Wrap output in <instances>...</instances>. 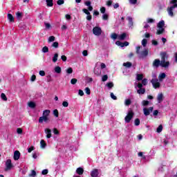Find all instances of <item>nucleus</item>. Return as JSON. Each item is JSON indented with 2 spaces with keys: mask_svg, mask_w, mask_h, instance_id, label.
<instances>
[{
  "mask_svg": "<svg viewBox=\"0 0 177 177\" xmlns=\"http://www.w3.org/2000/svg\"><path fill=\"white\" fill-rule=\"evenodd\" d=\"M142 87L143 86L142 85V83L138 82L135 83V88H138V89L137 90V93H138V95H144L145 92H146V90Z\"/></svg>",
  "mask_w": 177,
  "mask_h": 177,
  "instance_id": "20e7f679",
  "label": "nucleus"
},
{
  "mask_svg": "<svg viewBox=\"0 0 177 177\" xmlns=\"http://www.w3.org/2000/svg\"><path fill=\"white\" fill-rule=\"evenodd\" d=\"M157 100L158 103H161L164 100V95L162 93L158 94Z\"/></svg>",
  "mask_w": 177,
  "mask_h": 177,
  "instance_id": "2eb2a0df",
  "label": "nucleus"
},
{
  "mask_svg": "<svg viewBox=\"0 0 177 177\" xmlns=\"http://www.w3.org/2000/svg\"><path fill=\"white\" fill-rule=\"evenodd\" d=\"M142 85L143 86H145V85H147V79H144V80H142Z\"/></svg>",
  "mask_w": 177,
  "mask_h": 177,
  "instance_id": "680f3d73",
  "label": "nucleus"
},
{
  "mask_svg": "<svg viewBox=\"0 0 177 177\" xmlns=\"http://www.w3.org/2000/svg\"><path fill=\"white\" fill-rule=\"evenodd\" d=\"M156 132H158V133H160V132H162V124L158 126V127L156 129Z\"/></svg>",
  "mask_w": 177,
  "mask_h": 177,
  "instance_id": "72a5a7b5",
  "label": "nucleus"
},
{
  "mask_svg": "<svg viewBox=\"0 0 177 177\" xmlns=\"http://www.w3.org/2000/svg\"><path fill=\"white\" fill-rule=\"evenodd\" d=\"M133 115H135V113H133V111H132V110L129 111L127 115L124 118L125 122H127V124H129L132 118H133Z\"/></svg>",
  "mask_w": 177,
  "mask_h": 177,
  "instance_id": "39448f33",
  "label": "nucleus"
},
{
  "mask_svg": "<svg viewBox=\"0 0 177 177\" xmlns=\"http://www.w3.org/2000/svg\"><path fill=\"white\" fill-rule=\"evenodd\" d=\"M84 5H85L86 6H88V8L89 6H91V3L90 1H86L84 2Z\"/></svg>",
  "mask_w": 177,
  "mask_h": 177,
  "instance_id": "052dcab7",
  "label": "nucleus"
},
{
  "mask_svg": "<svg viewBox=\"0 0 177 177\" xmlns=\"http://www.w3.org/2000/svg\"><path fill=\"white\" fill-rule=\"evenodd\" d=\"M160 64L161 61H160V59H155L153 63V66H154V67H158V66H160Z\"/></svg>",
  "mask_w": 177,
  "mask_h": 177,
  "instance_id": "6ab92c4d",
  "label": "nucleus"
},
{
  "mask_svg": "<svg viewBox=\"0 0 177 177\" xmlns=\"http://www.w3.org/2000/svg\"><path fill=\"white\" fill-rule=\"evenodd\" d=\"M44 26H45L46 30H49V28H50V27H51L50 24L46 23V22L44 23Z\"/></svg>",
  "mask_w": 177,
  "mask_h": 177,
  "instance_id": "864d4df0",
  "label": "nucleus"
},
{
  "mask_svg": "<svg viewBox=\"0 0 177 177\" xmlns=\"http://www.w3.org/2000/svg\"><path fill=\"white\" fill-rule=\"evenodd\" d=\"M53 131L54 135H59V130H57V129H56V128L53 129Z\"/></svg>",
  "mask_w": 177,
  "mask_h": 177,
  "instance_id": "13d9d810",
  "label": "nucleus"
},
{
  "mask_svg": "<svg viewBox=\"0 0 177 177\" xmlns=\"http://www.w3.org/2000/svg\"><path fill=\"white\" fill-rule=\"evenodd\" d=\"M46 2L47 3V6H53V0H46Z\"/></svg>",
  "mask_w": 177,
  "mask_h": 177,
  "instance_id": "cd10ccee",
  "label": "nucleus"
},
{
  "mask_svg": "<svg viewBox=\"0 0 177 177\" xmlns=\"http://www.w3.org/2000/svg\"><path fill=\"white\" fill-rule=\"evenodd\" d=\"M37 80V76H35V75H32L30 77V81L32 82H34V81H35Z\"/></svg>",
  "mask_w": 177,
  "mask_h": 177,
  "instance_id": "5fc2aeb1",
  "label": "nucleus"
},
{
  "mask_svg": "<svg viewBox=\"0 0 177 177\" xmlns=\"http://www.w3.org/2000/svg\"><path fill=\"white\" fill-rule=\"evenodd\" d=\"M94 74H95V75H100V74H102V71L100 68H97L94 70Z\"/></svg>",
  "mask_w": 177,
  "mask_h": 177,
  "instance_id": "393cba45",
  "label": "nucleus"
},
{
  "mask_svg": "<svg viewBox=\"0 0 177 177\" xmlns=\"http://www.w3.org/2000/svg\"><path fill=\"white\" fill-rule=\"evenodd\" d=\"M50 114V110L46 109L43 111V116L48 117Z\"/></svg>",
  "mask_w": 177,
  "mask_h": 177,
  "instance_id": "4be33fe9",
  "label": "nucleus"
},
{
  "mask_svg": "<svg viewBox=\"0 0 177 177\" xmlns=\"http://www.w3.org/2000/svg\"><path fill=\"white\" fill-rule=\"evenodd\" d=\"M131 103H132V101H131L130 99H127L124 100L125 106H129V104H131Z\"/></svg>",
  "mask_w": 177,
  "mask_h": 177,
  "instance_id": "f704fd0d",
  "label": "nucleus"
},
{
  "mask_svg": "<svg viewBox=\"0 0 177 177\" xmlns=\"http://www.w3.org/2000/svg\"><path fill=\"white\" fill-rule=\"evenodd\" d=\"M77 81L78 80L76 78H73L71 80V84H72V85H75Z\"/></svg>",
  "mask_w": 177,
  "mask_h": 177,
  "instance_id": "a19ab883",
  "label": "nucleus"
},
{
  "mask_svg": "<svg viewBox=\"0 0 177 177\" xmlns=\"http://www.w3.org/2000/svg\"><path fill=\"white\" fill-rule=\"evenodd\" d=\"M111 99H113V100H117V96H115V95H114V93H111Z\"/></svg>",
  "mask_w": 177,
  "mask_h": 177,
  "instance_id": "bf43d9fd",
  "label": "nucleus"
},
{
  "mask_svg": "<svg viewBox=\"0 0 177 177\" xmlns=\"http://www.w3.org/2000/svg\"><path fill=\"white\" fill-rule=\"evenodd\" d=\"M111 37L112 39H118V35L115 34V33H113L111 35Z\"/></svg>",
  "mask_w": 177,
  "mask_h": 177,
  "instance_id": "e433bc0d",
  "label": "nucleus"
},
{
  "mask_svg": "<svg viewBox=\"0 0 177 177\" xmlns=\"http://www.w3.org/2000/svg\"><path fill=\"white\" fill-rule=\"evenodd\" d=\"M44 132L46 133V138L47 139H50L52 138V130L49 128H46L44 129Z\"/></svg>",
  "mask_w": 177,
  "mask_h": 177,
  "instance_id": "6e6552de",
  "label": "nucleus"
},
{
  "mask_svg": "<svg viewBox=\"0 0 177 177\" xmlns=\"http://www.w3.org/2000/svg\"><path fill=\"white\" fill-rule=\"evenodd\" d=\"M53 115L55 117H59V111H57V109H55L53 111Z\"/></svg>",
  "mask_w": 177,
  "mask_h": 177,
  "instance_id": "8fccbe9b",
  "label": "nucleus"
},
{
  "mask_svg": "<svg viewBox=\"0 0 177 177\" xmlns=\"http://www.w3.org/2000/svg\"><path fill=\"white\" fill-rule=\"evenodd\" d=\"M161 61L160 66L161 67H164L165 68H168L169 67V62L165 61V57H167V53H161Z\"/></svg>",
  "mask_w": 177,
  "mask_h": 177,
  "instance_id": "f03ea898",
  "label": "nucleus"
},
{
  "mask_svg": "<svg viewBox=\"0 0 177 177\" xmlns=\"http://www.w3.org/2000/svg\"><path fill=\"white\" fill-rule=\"evenodd\" d=\"M91 176L92 177H99V169H93L91 173Z\"/></svg>",
  "mask_w": 177,
  "mask_h": 177,
  "instance_id": "4468645a",
  "label": "nucleus"
},
{
  "mask_svg": "<svg viewBox=\"0 0 177 177\" xmlns=\"http://www.w3.org/2000/svg\"><path fill=\"white\" fill-rule=\"evenodd\" d=\"M127 38V33H122V35H118V39L120 41H124Z\"/></svg>",
  "mask_w": 177,
  "mask_h": 177,
  "instance_id": "a211bd4d",
  "label": "nucleus"
},
{
  "mask_svg": "<svg viewBox=\"0 0 177 177\" xmlns=\"http://www.w3.org/2000/svg\"><path fill=\"white\" fill-rule=\"evenodd\" d=\"M93 33L94 35H96V37H100V35H102V28L98 26H95L93 28Z\"/></svg>",
  "mask_w": 177,
  "mask_h": 177,
  "instance_id": "423d86ee",
  "label": "nucleus"
},
{
  "mask_svg": "<svg viewBox=\"0 0 177 177\" xmlns=\"http://www.w3.org/2000/svg\"><path fill=\"white\" fill-rule=\"evenodd\" d=\"M76 173H77L78 175H82V174H84V169H82V167H78V168L76 169Z\"/></svg>",
  "mask_w": 177,
  "mask_h": 177,
  "instance_id": "aec40b11",
  "label": "nucleus"
},
{
  "mask_svg": "<svg viewBox=\"0 0 177 177\" xmlns=\"http://www.w3.org/2000/svg\"><path fill=\"white\" fill-rule=\"evenodd\" d=\"M16 16H17V19H18V20H20V19L21 17H23V13L20 12H17L16 13Z\"/></svg>",
  "mask_w": 177,
  "mask_h": 177,
  "instance_id": "7c9ffc66",
  "label": "nucleus"
},
{
  "mask_svg": "<svg viewBox=\"0 0 177 177\" xmlns=\"http://www.w3.org/2000/svg\"><path fill=\"white\" fill-rule=\"evenodd\" d=\"M29 176L30 177H35L37 176V172L34 170L31 171V174H29Z\"/></svg>",
  "mask_w": 177,
  "mask_h": 177,
  "instance_id": "79ce46f5",
  "label": "nucleus"
},
{
  "mask_svg": "<svg viewBox=\"0 0 177 177\" xmlns=\"http://www.w3.org/2000/svg\"><path fill=\"white\" fill-rule=\"evenodd\" d=\"M6 171H8L9 169H12V168L13 167V165H12V160L10 159H8L6 162Z\"/></svg>",
  "mask_w": 177,
  "mask_h": 177,
  "instance_id": "9d476101",
  "label": "nucleus"
},
{
  "mask_svg": "<svg viewBox=\"0 0 177 177\" xmlns=\"http://www.w3.org/2000/svg\"><path fill=\"white\" fill-rule=\"evenodd\" d=\"M67 74H73V68H68L66 70Z\"/></svg>",
  "mask_w": 177,
  "mask_h": 177,
  "instance_id": "49530a36",
  "label": "nucleus"
},
{
  "mask_svg": "<svg viewBox=\"0 0 177 177\" xmlns=\"http://www.w3.org/2000/svg\"><path fill=\"white\" fill-rule=\"evenodd\" d=\"M48 169H44L42 171H41V174L42 175H48Z\"/></svg>",
  "mask_w": 177,
  "mask_h": 177,
  "instance_id": "338daca9",
  "label": "nucleus"
},
{
  "mask_svg": "<svg viewBox=\"0 0 177 177\" xmlns=\"http://www.w3.org/2000/svg\"><path fill=\"white\" fill-rule=\"evenodd\" d=\"M55 71L57 74H60L62 73V68H60V66H56L55 68Z\"/></svg>",
  "mask_w": 177,
  "mask_h": 177,
  "instance_id": "c85d7f7f",
  "label": "nucleus"
},
{
  "mask_svg": "<svg viewBox=\"0 0 177 177\" xmlns=\"http://www.w3.org/2000/svg\"><path fill=\"white\" fill-rule=\"evenodd\" d=\"M174 9H175L174 6L167 8L168 15L170 16V17H174Z\"/></svg>",
  "mask_w": 177,
  "mask_h": 177,
  "instance_id": "9b49d317",
  "label": "nucleus"
},
{
  "mask_svg": "<svg viewBox=\"0 0 177 177\" xmlns=\"http://www.w3.org/2000/svg\"><path fill=\"white\" fill-rule=\"evenodd\" d=\"M8 19L10 23H13L15 21V18L13 17V15H12V14H8Z\"/></svg>",
  "mask_w": 177,
  "mask_h": 177,
  "instance_id": "5701e85b",
  "label": "nucleus"
},
{
  "mask_svg": "<svg viewBox=\"0 0 177 177\" xmlns=\"http://www.w3.org/2000/svg\"><path fill=\"white\" fill-rule=\"evenodd\" d=\"M155 21H156V20H154V19H153L148 18V19H147V22L148 24H153V23H154Z\"/></svg>",
  "mask_w": 177,
  "mask_h": 177,
  "instance_id": "a18cd8bd",
  "label": "nucleus"
},
{
  "mask_svg": "<svg viewBox=\"0 0 177 177\" xmlns=\"http://www.w3.org/2000/svg\"><path fill=\"white\" fill-rule=\"evenodd\" d=\"M20 158V152L19 151H15L14 153V160L17 161Z\"/></svg>",
  "mask_w": 177,
  "mask_h": 177,
  "instance_id": "dca6fc26",
  "label": "nucleus"
},
{
  "mask_svg": "<svg viewBox=\"0 0 177 177\" xmlns=\"http://www.w3.org/2000/svg\"><path fill=\"white\" fill-rule=\"evenodd\" d=\"M55 39V36H50L48 37V42H53Z\"/></svg>",
  "mask_w": 177,
  "mask_h": 177,
  "instance_id": "de8ad7c7",
  "label": "nucleus"
},
{
  "mask_svg": "<svg viewBox=\"0 0 177 177\" xmlns=\"http://www.w3.org/2000/svg\"><path fill=\"white\" fill-rule=\"evenodd\" d=\"M42 52L43 53H48V52H49V48H48V46H44L42 48Z\"/></svg>",
  "mask_w": 177,
  "mask_h": 177,
  "instance_id": "4c0bfd02",
  "label": "nucleus"
},
{
  "mask_svg": "<svg viewBox=\"0 0 177 177\" xmlns=\"http://www.w3.org/2000/svg\"><path fill=\"white\" fill-rule=\"evenodd\" d=\"M57 3V5H63L64 3V0H58Z\"/></svg>",
  "mask_w": 177,
  "mask_h": 177,
  "instance_id": "e2e57ef3",
  "label": "nucleus"
},
{
  "mask_svg": "<svg viewBox=\"0 0 177 177\" xmlns=\"http://www.w3.org/2000/svg\"><path fill=\"white\" fill-rule=\"evenodd\" d=\"M158 30L156 31L157 35H160L165 31V21H160L158 24H157Z\"/></svg>",
  "mask_w": 177,
  "mask_h": 177,
  "instance_id": "7ed1b4c3",
  "label": "nucleus"
},
{
  "mask_svg": "<svg viewBox=\"0 0 177 177\" xmlns=\"http://www.w3.org/2000/svg\"><path fill=\"white\" fill-rule=\"evenodd\" d=\"M63 107H68V102L67 101H64L62 102Z\"/></svg>",
  "mask_w": 177,
  "mask_h": 177,
  "instance_id": "6e6d98bb",
  "label": "nucleus"
},
{
  "mask_svg": "<svg viewBox=\"0 0 177 177\" xmlns=\"http://www.w3.org/2000/svg\"><path fill=\"white\" fill-rule=\"evenodd\" d=\"M1 97L4 102H6L8 100V97H6V95L5 93H2L1 95Z\"/></svg>",
  "mask_w": 177,
  "mask_h": 177,
  "instance_id": "c9c22d12",
  "label": "nucleus"
},
{
  "mask_svg": "<svg viewBox=\"0 0 177 177\" xmlns=\"http://www.w3.org/2000/svg\"><path fill=\"white\" fill-rule=\"evenodd\" d=\"M165 77H167V75H165V73H160L158 76V80L160 81V82H162V80H164Z\"/></svg>",
  "mask_w": 177,
  "mask_h": 177,
  "instance_id": "f3484780",
  "label": "nucleus"
},
{
  "mask_svg": "<svg viewBox=\"0 0 177 177\" xmlns=\"http://www.w3.org/2000/svg\"><path fill=\"white\" fill-rule=\"evenodd\" d=\"M28 107H30V109H35V107L36 106L35 102H30L28 103Z\"/></svg>",
  "mask_w": 177,
  "mask_h": 177,
  "instance_id": "a878e982",
  "label": "nucleus"
},
{
  "mask_svg": "<svg viewBox=\"0 0 177 177\" xmlns=\"http://www.w3.org/2000/svg\"><path fill=\"white\" fill-rule=\"evenodd\" d=\"M134 124L136 127H139V125H140V120H139V118H136L134 121Z\"/></svg>",
  "mask_w": 177,
  "mask_h": 177,
  "instance_id": "2f4dec72",
  "label": "nucleus"
},
{
  "mask_svg": "<svg viewBox=\"0 0 177 177\" xmlns=\"http://www.w3.org/2000/svg\"><path fill=\"white\" fill-rule=\"evenodd\" d=\"M58 57H59V54L58 53H55L53 57V63H56V62H57V58Z\"/></svg>",
  "mask_w": 177,
  "mask_h": 177,
  "instance_id": "b1692460",
  "label": "nucleus"
},
{
  "mask_svg": "<svg viewBox=\"0 0 177 177\" xmlns=\"http://www.w3.org/2000/svg\"><path fill=\"white\" fill-rule=\"evenodd\" d=\"M115 44L118 45V46H121V48H124V46H128V45H129V43L128 41L122 43L120 41H118L115 42Z\"/></svg>",
  "mask_w": 177,
  "mask_h": 177,
  "instance_id": "f8f14e48",
  "label": "nucleus"
},
{
  "mask_svg": "<svg viewBox=\"0 0 177 177\" xmlns=\"http://www.w3.org/2000/svg\"><path fill=\"white\" fill-rule=\"evenodd\" d=\"M153 88H155V89H157V88H160V83L158 82V79H152V80L151 81Z\"/></svg>",
  "mask_w": 177,
  "mask_h": 177,
  "instance_id": "1a4fd4ad",
  "label": "nucleus"
},
{
  "mask_svg": "<svg viewBox=\"0 0 177 177\" xmlns=\"http://www.w3.org/2000/svg\"><path fill=\"white\" fill-rule=\"evenodd\" d=\"M143 80V75L138 74L137 75V81H142Z\"/></svg>",
  "mask_w": 177,
  "mask_h": 177,
  "instance_id": "58836bf2",
  "label": "nucleus"
},
{
  "mask_svg": "<svg viewBox=\"0 0 177 177\" xmlns=\"http://www.w3.org/2000/svg\"><path fill=\"white\" fill-rule=\"evenodd\" d=\"M142 48H146V45H147V39H143L142 41Z\"/></svg>",
  "mask_w": 177,
  "mask_h": 177,
  "instance_id": "473e14b6",
  "label": "nucleus"
},
{
  "mask_svg": "<svg viewBox=\"0 0 177 177\" xmlns=\"http://www.w3.org/2000/svg\"><path fill=\"white\" fill-rule=\"evenodd\" d=\"M84 92L86 93V95H91V89L89 88V87H86L84 89Z\"/></svg>",
  "mask_w": 177,
  "mask_h": 177,
  "instance_id": "c03bdc74",
  "label": "nucleus"
},
{
  "mask_svg": "<svg viewBox=\"0 0 177 177\" xmlns=\"http://www.w3.org/2000/svg\"><path fill=\"white\" fill-rule=\"evenodd\" d=\"M82 11L84 12V13H85V15H87V16L91 15V12L86 8L83 9Z\"/></svg>",
  "mask_w": 177,
  "mask_h": 177,
  "instance_id": "3c124183",
  "label": "nucleus"
},
{
  "mask_svg": "<svg viewBox=\"0 0 177 177\" xmlns=\"http://www.w3.org/2000/svg\"><path fill=\"white\" fill-rule=\"evenodd\" d=\"M153 110H154V108L153 106H151L149 108L144 107L142 111L144 113V115H150V113L153 112Z\"/></svg>",
  "mask_w": 177,
  "mask_h": 177,
  "instance_id": "0eeeda50",
  "label": "nucleus"
},
{
  "mask_svg": "<svg viewBox=\"0 0 177 177\" xmlns=\"http://www.w3.org/2000/svg\"><path fill=\"white\" fill-rule=\"evenodd\" d=\"M127 19V20L129 21V26L130 27H132V26H133V22L132 21V17H128Z\"/></svg>",
  "mask_w": 177,
  "mask_h": 177,
  "instance_id": "bb28decb",
  "label": "nucleus"
},
{
  "mask_svg": "<svg viewBox=\"0 0 177 177\" xmlns=\"http://www.w3.org/2000/svg\"><path fill=\"white\" fill-rule=\"evenodd\" d=\"M39 75H41V77H45V71H40L39 72Z\"/></svg>",
  "mask_w": 177,
  "mask_h": 177,
  "instance_id": "0e129e2a",
  "label": "nucleus"
},
{
  "mask_svg": "<svg viewBox=\"0 0 177 177\" xmlns=\"http://www.w3.org/2000/svg\"><path fill=\"white\" fill-rule=\"evenodd\" d=\"M136 53L138 54L139 57H146L149 55V51L146 48L140 46L136 47Z\"/></svg>",
  "mask_w": 177,
  "mask_h": 177,
  "instance_id": "f257e3e1",
  "label": "nucleus"
},
{
  "mask_svg": "<svg viewBox=\"0 0 177 177\" xmlns=\"http://www.w3.org/2000/svg\"><path fill=\"white\" fill-rule=\"evenodd\" d=\"M108 78H109V77L107 76V75H103L102 77V81L103 82H106V80H108Z\"/></svg>",
  "mask_w": 177,
  "mask_h": 177,
  "instance_id": "603ef678",
  "label": "nucleus"
},
{
  "mask_svg": "<svg viewBox=\"0 0 177 177\" xmlns=\"http://www.w3.org/2000/svg\"><path fill=\"white\" fill-rule=\"evenodd\" d=\"M49 121V118L46 116H41L39 118V124H42V122H48Z\"/></svg>",
  "mask_w": 177,
  "mask_h": 177,
  "instance_id": "ddd939ff",
  "label": "nucleus"
},
{
  "mask_svg": "<svg viewBox=\"0 0 177 177\" xmlns=\"http://www.w3.org/2000/svg\"><path fill=\"white\" fill-rule=\"evenodd\" d=\"M106 86H108V88H109L110 89H111V88H113V86H114V84H113V82H109L106 84Z\"/></svg>",
  "mask_w": 177,
  "mask_h": 177,
  "instance_id": "09e8293b",
  "label": "nucleus"
},
{
  "mask_svg": "<svg viewBox=\"0 0 177 177\" xmlns=\"http://www.w3.org/2000/svg\"><path fill=\"white\" fill-rule=\"evenodd\" d=\"M149 101L147 100H142V105L144 106H149Z\"/></svg>",
  "mask_w": 177,
  "mask_h": 177,
  "instance_id": "37998d69",
  "label": "nucleus"
},
{
  "mask_svg": "<svg viewBox=\"0 0 177 177\" xmlns=\"http://www.w3.org/2000/svg\"><path fill=\"white\" fill-rule=\"evenodd\" d=\"M123 66L124 67H127V68H129V67H131L132 66V64L131 62H124L123 64Z\"/></svg>",
  "mask_w": 177,
  "mask_h": 177,
  "instance_id": "c756f323",
  "label": "nucleus"
},
{
  "mask_svg": "<svg viewBox=\"0 0 177 177\" xmlns=\"http://www.w3.org/2000/svg\"><path fill=\"white\" fill-rule=\"evenodd\" d=\"M34 147H30L28 149V153H31L34 150Z\"/></svg>",
  "mask_w": 177,
  "mask_h": 177,
  "instance_id": "774afa93",
  "label": "nucleus"
},
{
  "mask_svg": "<svg viewBox=\"0 0 177 177\" xmlns=\"http://www.w3.org/2000/svg\"><path fill=\"white\" fill-rule=\"evenodd\" d=\"M52 46H53V48H59V42H57V41L53 42L52 44Z\"/></svg>",
  "mask_w": 177,
  "mask_h": 177,
  "instance_id": "ea45409f",
  "label": "nucleus"
},
{
  "mask_svg": "<svg viewBox=\"0 0 177 177\" xmlns=\"http://www.w3.org/2000/svg\"><path fill=\"white\" fill-rule=\"evenodd\" d=\"M144 28H149V27H150V26H149V23H147V21L146 22H144Z\"/></svg>",
  "mask_w": 177,
  "mask_h": 177,
  "instance_id": "69168bd1",
  "label": "nucleus"
},
{
  "mask_svg": "<svg viewBox=\"0 0 177 177\" xmlns=\"http://www.w3.org/2000/svg\"><path fill=\"white\" fill-rule=\"evenodd\" d=\"M40 147L41 149H45V147H46V142H45L44 140H41Z\"/></svg>",
  "mask_w": 177,
  "mask_h": 177,
  "instance_id": "412c9836",
  "label": "nucleus"
},
{
  "mask_svg": "<svg viewBox=\"0 0 177 177\" xmlns=\"http://www.w3.org/2000/svg\"><path fill=\"white\" fill-rule=\"evenodd\" d=\"M102 19H103V20H108V19H109V15H107V14H104V15H102Z\"/></svg>",
  "mask_w": 177,
  "mask_h": 177,
  "instance_id": "4d7b16f0",
  "label": "nucleus"
}]
</instances>
